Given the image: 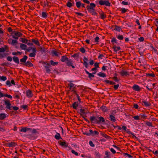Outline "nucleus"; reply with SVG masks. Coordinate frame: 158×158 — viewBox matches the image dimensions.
<instances>
[{
	"label": "nucleus",
	"instance_id": "f257e3e1",
	"mask_svg": "<svg viewBox=\"0 0 158 158\" xmlns=\"http://www.w3.org/2000/svg\"><path fill=\"white\" fill-rule=\"evenodd\" d=\"M60 60L62 62H65L66 65L68 67H71L73 69L75 68L76 64L73 63L75 62L71 59L68 58L66 55L61 56Z\"/></svg>",
	"mask_w": 158,
	"mask_h": 158
},
{
	"label": "nucleus",
	"instance_id": "f03ea898",
	"mask_svg": "<svg viewBox=\"0 0 158 158\" xmlns=\"http://www.w3.org/2000/svg\"><path fill=\"white\" fill-rule=\"evenodd\" d=\"M27 58L28 57L27 56H24L23 58L20 59V64L28 67H33V64L30 61L28 60L26 62Z\"/></svg>",
	"mask_w": 158,
	"mask_h": 158
},
{
	"label": "nucleus",
	"instance_id": "7ed1b4c3",
	"mask_svg": "<svg viewBox=\"0 0 158 158\" xmlns=\"http://www.w3.org/2000/svg\"><path fill=\"white\" fill-rule=\"evenodd\" d=\"M4 103L6 105V110H12V109L15 111H16L19 109L18 107L16 106H11V104L10 103V101L7 99L4 100Z\"/></svg>",
	"mask_w": 158,
	"mask_h": 158
},
{
	"label": "nucleus",
	"instance_id": "20e7f679",
	"mask_svg": "<svg viewBox=\"0 0 158 158\" xmlns=\"http://www.w3.org/2000/svg\"><path fill=\"white\" fill-rule=\"evenodd\" d=\"M41 63L43 65H46L44 66L46 72L48 73H50L51 71L50 68L51 67V65L50 63H47L46 61L45 62L44 61H42Z\"/></svg>",
	"mask_w": 158,
	"mask_h": 158
},
{
	"label": "nucleus",
	"instance_id": "39448f33",
	"mask_svg": "<svg viewBox=\"0 0 158 158\" xmlns=\"http://www.w3.org/2000/svg\"><path fill=\"white\" fill-rule=\"evenodd\" d=\"M80 112L78 110L77 111V112L80 115L82 116V118H84V120L88 123H89L90 121L87 119L86 118H85V117L83 115L84 114H86V113L85 112V110L84 109H80Z\"/></svg>",
	"mask_w": 158,
	"mask_h": 158
},
{
	"label": "nucleus",
	"instance_id": "423d86ee",
	"mask_svg": "<svg viewBox=\"0 0 158 158\" xmlns=\"http://www.w3.org/2000/svg\"><path fill=\"white\" fill-rule=\"evenodd\" d=\"M58 143L60 145L64 148L68 147V149L67 150L72 149V148L71 147L68 146V143L66 142L65 140H64L62 141H60L58 142Z\"/></svg>",
	"mask_w": 158,
	"mask_h": 158
},
{
	"label": "nucleus",
	"instance_id": "0eeeda50",
	"mask_svg": "<svg viewBox=\"0 0 158 158\" xmlns=\"http://www.w3.org/2000/svg\"><path fill=\"white\" fill-rule=\"evenodd\" d=\"M99 4L101 6L105 5L106 6H110L111 4L108 1L105 0H99Z\"/></svg>",
	"mask_w": 158,
	"mask_h": 158
},
{
	"label": "nucleus",
	"instance_id": "6e6552de",
	"mask_svg": "<svg viewBox=\"0 0 158 158\" xmlns=\"http://www.w3.org/2000/svg\"><path fill=\"white\" fill-rule=\"evenodd\" d=\"M98 117V116H95L94 115L91 116L90 117V120L91 122L92 123L97 124Z\"/></svg>",
	"mask_w": 158,
	"mask_h": 158
},
{
	"label": "nucleus",
	"instance_id": "1a4fd4ad",
	"mask_svg": "<svg viewBox=\"0 0 158 158\" xmlns=\"http://www.w3.org/2000/svg\"><path fill=\"white\" fill-rule=\"evenodd\" d=\"M105 120L104 118L102 116L98 117V121L97 122V124H100L102 123H105Z\"/></svg>",
	"mask_w": 158,
	"mask_h": 158
},
{
	"label": "nucleus",
	"instance_id": "9d476101",
	"mask_svg": "<svg viewBox=\"0 0 158 158\" xmlns=\"http://www.w3.org/2000/svg\"><path fill=\"white\" fill-rule=\"evenodd\" d=\"M89 132L90 136L91 135L92 136H94L95 135H98L99 134V132L98 131H93L91 129L89 130Z\"/></svg>",
	"mask_w": 158,
	"mask_h": 158
},
{
	"label": "nucleus",
	"instance_id": "9b49d317",
	"mask_svg": "<svg viewBox=\"0 0 158 158\" xmlns=\"http://www.w3.org/2000/svg\"><path fill=\"white\" fill-rule=\"evenodd\" d=\"M6 146L9 147H14L16 146H17L18 145L16 143L14 142H11L10 143H7L6 144Z\"/></svg>",
	"mask_w": 158,
	"mask_h": 158
},
{
	"label": "nucleus",
	"instance_id": "f8f14e48",
	"mask_svg": "<svg viewBox=\"0 0 158 158\" xmlns=\"http://www.w3.org/2000/svg\"><path fill=\"white\" fill-rule=\"evenodd\" d=\"M32 130V128H28L27 127H22L21 129L20 130V132H23L25 133L27 131H31Z\"/></svg>",
	"mask_w": 158,
	"mask_h": 158
},
{
	"label": "nucleus",
	"instance_id": "ddd939ff",
	"mask_svg": "<svg viewBox=\"0 0 158 158\" xmlns=\"http://www.w3.org/2000/svg\"><path fill=\"white\" fill-rule=\"evenodd\" d=\"M96 6V5L93 3H91L90 5H87L86 6L87 9H89L90 10H93Z\"/></svg>",
	"mask_w": 158,
	"mask_h": 158
},
{
	"label": "nucleus",
	"instance_id": "4468645a",
	"mask_svg": "<svg viewBox=\"0 0 158 158\" xmlns=\"http://www.w3.org/2000/svg\"><path fill=\"white\" fill-rule=\"evenodd\" d=\"M84 71L85 73L88 75V77L89 78L90 80H92V78L94 77L95 76L94 75L89 72L86 69H85Z\"/></svg>",
	"mask_w": 158,
	"mask_h": 158
},
{
	"label": "nucleus",
	"instance_id": "2eb2a0df",
	"mask_svg": "<svg viewBox=\"0 0 158 158\" xmlns=\"http://www.w3.org/2000/svg\"><path fill=\"white\" fill-rule=\"evenodd\" d=\"M88 57H86L85 56L84 57V63L83 64L86 68H87L88 66V63L86 61H88Z\"/></svg>",
	"mask_w": 158,
	"mask_h": 158
},
{
	"label": "nucleus",
	"instance_id": "dca6fc26",
	"mask_svg": "<svg viewBox=\"0 0 158 158\" xmlns=\"http://www.w3.org/2000/svg\"><path fill=\"white\" fill-rule=\"evenodd\" d=\"M132 89L134 90L137 91H139L141 89V88L138 85L135 84L132 86Z\"/></svg>",
	"mask_w": 158,
	"mask_h": 158
},
{
	"label": "nucleus",
	"instance_id": "f3484780",
	"mask_svg": "<svg viewBox=\"0 0 158 158\" xmlns=\"http://www.w3.org/2000/svg\"><path fill=\"white\" fill-rule=\"evenodd\" d=\"M26 95L28 98H31L32 97L33 94L32 92L30 90H28L26 92Z\"/></svg>",
	"mask_w": 158,
	"mask_h": 158
},
{
	"label": "nucleus",
	"instance_id": "a211bd4d",
	"mask_svg": "<svg viewBox=\"0 0 158 158\" xmlns=\"http://www.w3.org/2000/svg\"><path fill=\"white\" fill-rule=\"evenodd\" d=\"M27 136L28 138L30 139L31 140L35 139L37 137V136L33 134L28 135H27Z\"/></svg>",
	"mask_w": 158,
	"mask_h": 158
},
{
	"label": "nucleus",
	"instance_id": "6ab92c4d",
	"mask_svg": "<svg viewBox=\"0 0 158 158\" xmlns=\"http://www.w3.org/2000/svg\"><path fill=\"white\" fill-rule=\"evenodd\" d=\"M87 10L90 13L92 14V15H98V13L95 11V9H94V10H90L89 9H87Z\"/></svg>",
	"mask_w": 158,
	"mask_h": 158
},
{
	"label": "nucleus",
	"instance_id": "aec40b11",
	"mask_svg": "<svg viewBox=\"0 0 158 158\" xmlns=\"http://www.w3.org/2000/svg\"><path fill=\"white\" fill-rule=\"evenodd\" d=\"M8 115L4 113H1L0 114V120H3L6 117H8Z\"/></svg>",
	"mask_w": 158,
	"mask_h": 158
},
{
	"label": "nucleus",
	"instance_id": "412c9836",
	"mask_svg": "<svg viewBox=\"0 0 158 158\" xmlns=\"http://www.w3.org/2000/svg\"><path fill=\"white\" fill-rule=\"evenodd\" d=\"M79 103L78 102H74L72 104V106L74 109L77 110V107L78 106ZM72 107V106H71Z\"/></svg>",
	"mask_w": 158,
	"mask_h": 158
},
{
	"label": "nucleus",
	"instance_id": "4be33fe9",
	"mask_svg": "<svg viewBox=\"0 0 158 158\" xmlns=\"http://www.w3.org/2000/svg\"><path fill=\"white\" fill-rule=\"evenodd\" d=\"M99 13L100 15L101 19H104L106 18V15L104 13L103 11H101L100 12H99Z\"/></svg>",
	"mask_w": 158,
	"mask_h": 158
},
{
	"label": "nucleus",
	"instance_id": "5701e85b",
	"mask_svg": "<svg viewBox=\"0 0 158 158\" xmlns=\"http://www.w3.org/2000/svg\"><path fill=\"white\" fill-rule=\"evenodd\" d=\"M29 42H31V41L34 44H35L37 45V46H40V43L39 42V41L37 40H35L34 39H31V40H29Z\"/></svg>",
	"mask_w": 158,
	"mask_h": 158
},
{
	"label": "nucleus",
	"instance_id": "b1692460",
	"mask_svg": "<svg viewBox=\"0 0 158 158\" xmlns=\"http://www.w3.org/2000/svg\"><path fill=\"white\" fill-rule=\"evenodd\" d=\"M120 73L121 75L122 76H127L129 75V74L128 72L123 70H122L120 72Z\"/></svg>",
	"mask_w": 158,
	"mask_h": 158
},
{
	"label": "nucleus",
	"instance_id": "393cba45",
	"mask_svg": "<svg viewBox=\"0 0 158 158\" xmlns=\"http://www.w3.org/2000/svg\"><path fill=\"white\" fill-rule=\"evenodd\" d=\"M13 61L17 64H19V59L18 57L14 56L12 58Z\"/></svg>",
	"mask_w": 158,
	"mask_h": 158
},
{
	"label": "nucleus",
	"instance_id": "a878e982",
	"mask_svg": "<svg viewBox=\"0 0 158 158\" xmlns=\"http://www.w3.org/2000/svg\"><path fill=\"white\" fill-rule=\"evenodd\" d=\"M12 34H14L16 36L18 37H21L23 35V34L21 32H18V31H13L12 32Z\"/></svg>",
	"mask_w": 158,
	"mask_h": 158
},
{
	"label": "nucleus",
	"instance_id": "bb28decb",
	"mask_svg": "<svg viewBox=\"0 0 158 158\" xmlns=\"http://www.w3.org/2000/svg\"><path fill=\"white\" fill-rule=\"evenodd\" d=\"M104 82H106L107 84H109L110 85H114L115 84V83L112 81H109L108 80H105L103 81Z\"/></svg>",
	"mask_w": 158,
	"mask_h": 158
},
{
	"label": "nucleus",
	"instance_id": "cd10ccee",
	"mask_svg": "<svg viewBox=\"0 0 158 158\" xmlns=\"http://www.w3.org/2000/svg\"><path fill=\"white\" fill-rule=\"evenodd\" d=\"M113 49L114 51L116 52L121 49V47L120 46H116L115 45H114L113 47Z\"/></svg>",
	"mask_w": 158,
	"mask_h": 158
},
{
	"label": "nucleus",
	"instance_id": "c85d7f7f",
	"mask_svg": "<svg viewBox=\"0 0 158 158\" xmlns=\"http://www.w3.org/2000/svg\"><path fill=\"white\" fill-rule=\"evenodd\" d=\"M54 137L57 140H59L60 139H62L60 134L58 132H56V134L55 135Z\"/></svg>",
	"mask_w": 158,
	"mask_h": 158
},
{
	"label": "nucleus",
	"instance_id": "c756f323",
	"mask_svg": "<svg viewBox=\"0 0 158 158\" xmlns=\"http://www.w3.org/2000/svg\"><path fill=\"white\" fill-rule=\"evenodd\" d=\"M100 109L103 112H106L108 111L107 107L105 106H102L100 107Z\"/></svg>",
	"mask_w": 158,
	"mask_h": 158
},
{
	"label": "nucleus",
	"instance_id": "7c9ffc66",
	"mask_svg": "<svg viewBox=\"0 0 158 158\" xmlns=\"http://www.w3.org/2000/svg\"><path fill=\"white\" fill-rule=\"evenodd\" d=\"M139 116L141 117L140 118L141 120H142L143 119H146L147 118V116L144 113L140 114Z\"/></svg>",
	"mask_w": 158,
	"mask_h": 158
},
{
	"label": "nucleus",
	"instance_id": "2f4dec72",
	"mask_svg": "<svg viewBox=\"0 0 158 158\" xmlns=\"http://www.w3.org/2000/svg\"><path fill=\"white\" fill-rule=\"evenodd\" d=\"M80 53L79 52L75 53L73 55H71V57H73V58H76V59H78L79 57V55Z\"/></svg>",
	"mask_w": 158,
	"mask_h": 158
},
{
	"label": "nucleus",
	"instance_id": "473e14b6",
	"mask_svg": "<svg viewBox=\"0 0 158 158\" xmlns=\"http://www.w3.org/2000/svg\"><path fill=\"white\" fill-rule=\"evenodd\" d=\"M20 47L22 50H25L26 49L27 46L24 44L20 43Z\"/></svg>",
	"mask_w": 158,
	"mask_h": 158
},
{
	"label": "nucleus",
	"instance_id": "72a5a7b5",
	"mask_svg": "<svg viewBox=\"0 0 158 158\" xmlns=\"http://www.w3.org/2000/svg\"><path fill=\"white\" fill-rule=\"evenodd\" d=\"M142 103L144 104L145 106L148 107L151 106V104L149 102H146L144 101H142Z\"/></svg>",
	"mask_w": 158,
	"mask_h": 158
},
{
	"label": "nucleus",
	"instance_id": "f704fd0d",
	"mask_svg": "<svg viewBox=\"0 0 158 158\" xmlns=\"http://www.w3.org/2000/svg\"><path fill=\"white\" fill-rule=\"evenodd\" d=\"M114 26H115V28L114 29V30H115L119 32L121 30V28L120 27H119L116 25H115V26H112V27Z\"/></svg>",
	"mask_w": 158,
	"mask_h": 158
},
{
	"label": "nucleus",
	"instance_id": "c9c22d12",
	"mask_svg": "<svg viewBox=\"0 0 158 158\" xmlns=\"http://www.w3.org/2000/svg\"><path fill=\"white\" fill-rule=\"evenodd\" d=\"M57 52H56V51L52 50V51L51 52V53L52 54V56H59V55L58 54H57Z\"/></svg>",
	"mask_w": 158,
	"mask_h": 158
},
{
	"label": "nucleus",
	"instance_id": "e433bc0d",
	"mask_svg": "<svg viewBox=\"0 0 158 158\" xmlns=\"http://www.w3.org/2000/svg\"><path fill=\"white\" fill-rule=\"evenodd\" d=\"M19 40L20 41L25 44L27 43V41H29L27 39L23 38H20Z\"/></svg>",
	"mask_w": 158,
	"mask_h": 158
},
{
	"label": "nucleus",
	"instance_id": "4c0bfd02",
	"mask_svg": "<svg viewBox=\"0 0 158 158\" xmlns=\"http://www.w3.org/2000/svg\"><path fill=\"white\" fill-rule=\"evenodd\" d=\"M97 75L100 77H106V74L104 73L101 72H99L97 74Z\"/></svg>",
	"mask_w": 158,
	"mask_h": 158
},
{
	"label": "nucleus",
	"instance_id": "58836bf2",
	"mask_svg": "<svg viewBox=\"0 0 158 158\" xmlns=\"http://www.w3.org/2000/svg\"><path fill=\"white\" fill-rule=\"evenodd\" d=\"M106 122H107L104 123V124L107 125L108 128L111 129V126L110 125L111 124L110 122L108 120H106Z\"/></svg>",
	"mask_w": 158,
	"mask_h": 158
},
{
	"label": "nucleus",
	"instance_id": "ea45409f",
	"mask_svg": "<svg viewBox=\"0 0 158 158\" xmlns=\"http://www.w3.org/2000/svg\"><path fill=\"white\" fill-rule=\"evenodd\" d=\"M110 120L112 122H114L116 121V118L114 116L112 115H110L109 116Z\"/></svg>",
	"mask_w": 158,
	"mask_h": 158
},
{
	"label": "nucleus",
	"instance_id": "a19ab883",
	"mask_svg": "<svg viewBox=\"0 0 158 158\" xmlns=\"http://www.w3.org/2000/svg\"><path fill=\"white\" fill-rule=\"evenodd\" d=\"M20 108L23 109L24 110H27L28 109V107L27 105H23L21 106Z\"/></svg>",
	"mask_w": 158,
	"mask_h": 158
},
{
	"label": "nucleus",
	"instance_id": "79ce46f5",
	"mask_svg": "<svg viewBox=\"0 0 158 158\" xmlns=\"http://www.w3.org/2000/svg\"><path fill=\"white\" fill-rule=\"evenodd\" d=\"M111 153L110 152L105 151V154L106 156L104 157V158H110L109 157Z\"/></svg>",
	"mask_w": 158,
	"mask_h": 158
},
{
	"label": "nucleus",
	"instance_id": "37998d69",
	"mask_svg": "<svg viewBox=\"0 0 158 158\" xmlns=\"http://www.w3.org/2000/svg\"><path fill=\"white\" fill-rule=\"evenodd\" d=\"M81 5V2L80 1L77 2H76V6L78 9H79L80 8Z\"/></svg>",
	"mask_w": 158,
	"mask_h": 158
},
{
	"label": "nucleus",
	"instance_id": "c03bdc74",
	"mask_svg": "<svg viewBox=\"0 0 158 158\" xmlns=\"http://www.w3.org/2000/svg\"><path fill=\"white\" fill-rule=\"evenodd\" d=\"M31 131L32 134L35 135L37 134H38L39 133V132L37 131L36 129L34 128L32 129V130Z\"/></svg>",
	"mask_w": 158,
	"mask_h": 158
},
{
	"label": "nucleus",
	"instance_id": "a18cd8bd",
	"mask_svg": "<svg viewBox=\"0 0 158 158\" xmlns=\"http://www.w3.org/2000/svg\"><path fill=\"white\" fill-rule=\"evenodd\" d=\"M48 14L47 13L43 12H42V17L45 19L47 18L48 17Z\"/></svg>",
	"mask_w": 158,
	"mask_h": 158
},
{
	"label": "nucleus",
	"instance_id": "49530a36",
	"mask_svg": "<svg viewBox=\"0 0 158 158\" xmlns=\"http://www.w3.org/2000/svg\"><path fill=\"white\" fill-rule=\"evenodd\" d=\"M50 65L53 66H55V65H57L58 64V62H54L53 60H51L50 61Z\"/></svg>",
	"mask_w": 158,
	"mask_h": 158
},
{
	"label": "nucleus",
	"instance_id": "de8ad7c7",
	"mask_svg": "<svg viewBox=\"0 0 158 158\" xmlns=\"http://www.w3.org/2000/svg\"><path fill=\"white\" fill-rule=\"evenodd\" d=\"M111 42L112 43L113 45H114V43L117 44H118V42L117 41V40L115 37H113L112 39Z\"/></svg>",
	"mask_w": 158,
	"mask_h": 158
},
{
	"label": "nucleus",
	"instance_id": "09e8293b",
	"mask_svg": "<svg viewBox=\"0 0 158 158\" xmlns=\"http://www.w3.org/2000/svg\"><path fill=\"white\" fill-rule=\"evenodd\" d=\"M73 4L71 2H68L66 5V6L69 8H71L72 6H73Z\"/></svg>",
	"mask_w": 158,
	"mask_h": 158
},
{
	"label": "nucleus",
	"instance_id": "8fccbe9b",
	"mask_svg": "<svg viewBox=\"0 0 158 158\" xmlns=\"http://www.w3.org/2000/svg\"><path fill=\"white\" fill-rule=\"evenodd\" d=\"M117 38L119 40H123V36L122 35H120V34L116 36Z\"/></svg>",
	"mask_w": 158,
	"mask_h": 158
},
{
	"label": "nucleus",
	"instance_id": "3c124183",
	"mask_svg": "<svg viewBox=\"0 0 158 158\" xmlns=\"http://www.w3.org/2000/svg\"><path fill=\"white\" fill-rule=\"evenodd\" d=\"M22 52L18 51L17 52H12V54L13 55L15 56L17 55L18 54H19V55H21L22 54Z\"/></svg>",
	"mask_w": 158,
	"mask_h": 158
},
{
	"label": "nucleus",
	"instance_id": "603ef678",
	"mask_svg": "<svg viewBox=\"0 0 158 158\" xmlns=\"http://www.w3.org/2000/svg\"><path fill=\"white\" fill-rule=\"evenodd\" d=\"M121 129H122L125 131H126L127 129V127L125 126H123L122 127H121L119 126H118V129L119 130H121Z\"/></svg>",
	"mask_w": 158,
	"mask_h": 158
},
{
	"label": "nucleus",
	"instance_id": "864d4df0",
	"mask_svg": "<svg viewBox=\"0 0 158 158\" xmlns=\"http://www.w3.org/2000/svg\"><path fill=\"white\" fill-rule=\"evenodd\" d=\"M145 124L149 127H154L151 122H150L148 121H147L146 122Z\"/></svg>",
	"mask_w": 158,
	"mask_h": 158
},
{
	"label": "nucleus",
	"instance_id": "5fc2aeb1",
	"mask_svg": "<svg viewBox=\"0 0 158 158\" xmlns=\"http://www.w3.org/2000/svg\"><path fill=\"white\" fill-rule=\"evenodd\" d=\"M101 135L103 137H104L106 139H109L110 138V136H109L108 135H107L105 133H101Z\"/></svg>",
	"mask_w": 158,
	"mask_h": 158
},
{
	"label": "nucleus",
	"instance_id": "6e6d98bb",
	"mask_svg": "<svg viewBox=\"0 0 158 158\" xmlns=\"http://www.w3.org/2000/svg\"><path fill=\"white\" fill-rule=\"evenodd\" d=\"M40 49V51L42 52H46V50H45V48L44 47L42 48L41 47H40L39 48Z\"/></svg>",
	"mask_w": 158,
	"mask_h": 158
},
{
	"label": "nucleus",
	"instance_id": "4d7b16f0",
	"mask_svg": "<svg viewBox=\"0 0 158 158\" xmlns=\"http://www.w3.org/2000/svg\"><path fill=\"white\" fill-rule=\"evenodd\" d=\"M146 76L147 77L149 76L152 77H155V75L154 73H147L146 74Z\"/></svg>",
	"mask_w": 158,
	"mask_h": 158
},
{
	"label": "nucleus",
	"instance_id": "13d9d810",
	"mask_svg": "<svg viewBox=\"0 0 158 158\" xmlns=\"http://www.w3.org/2000/svg\"><path fill=\"white\" fill-rule=\"evenodd\" d=\"M79 51L82 53H85L86 51L85 48L83 47L80 48Z\"/></svg>",
	"mask_w": 158,
	"mask_h": 158
},
{
	"label": "nucleus",
	"instance_id": "bf43d9fd",
	"mask_svg": "<svg viewBox=\"0 0 158 158\" xmlns=\"http://www.w3.org/2000/svg\"><path fill=\"white\" fill-rule=\"evenodd\" d=\"M128 10L127 9H126L125 8H122L121 9V13L122 14L125 13Z\"/></svg>",
	"mask_w": 158,
	"mask_h": 158
},
{
	"label": "nucleus",
	"instance_id": "052dcab7",
	"mask_svg": "<svg viewBox=\"0 0 158 158\" xmlns=\"http://www.w3.org/2000/svg\"><path fill=\"white\" fill-rule=\"evenodd\" d=\"M95 153L96 157H97V158H100L101 155L98 152H96Z\"/></svg>",
	"mask_w": 158,
	"mask_h": 158
},
{
	"label": "nucleus",
	"instance_id": "680f3d73",
	"mask_svg": "<svg viewBox=\"0 0 158 158\" xmlns=\"http://www.w3.org/2000/svg\"><path fill=\"white\" fill-rule=\"evenodd\" d=\"M18 43V41L15 40H12V41L11 44L12 45H14L15 44H17Z\"/></svg>",
	"mask_w": 158,
	"mask_h": 158
},
{
	"label": "nucleus",
	"instance_id": "e2e57ef3",
	"mask_svg": "<svg viewBox=\"0 0 158 158\" xmlns=\"http://www.w3.org/2000/svg\"><path fill=\"white\" fill-rule=\"evenodd\" d=\"M6 79L7 78L6 77L4 76H2V77H1L0 76V79H1V80L3 81H5L6 80Z\"/></svg>",
	"mask_w": 158,
	"mask_h": 158
},
{
	"label": "nucleus",
	"instance_id": "0e129e2a",
	"mask_svg": "<svg viewBox=\"0 0 158 158\" xmlns=\"http://www.w3.org/2000/svg\"><path fill=\"white\" fill-rule=\"evenodd\" d=\"M13 97L14 98H16L18 99H19L20 98V96L18 95H17V94L16 93H15L14 94Z\"/></svg>",
	"mask_w": 158,
	"mask_h": 158
},
{
	"label": "nucleus",
	"instance_id": "69168bd1",
	"mask_svg": "<svg viewBox=\"0 0 158 158\" xmlns=\"http://www.w3.org/2000/svg\"><path fill=\"white\" fill-rule=\"evenodd\" d=\"M112 79L116 82H118L119 81V80L118 79L117 77H112Z\"/></svg>",
	"mask_w": 158,
	"mask_h": 158
},
{
	"label": "nucleus",
	"instance_id": "338daca9",
	"mask_svg": "<svg viewBox=\"0 0 158 158\" xmlns=\"http://www.w3.org/2000/svg\"><path fill=\"white\" fill-rule=\"evenodd\" d=\"M139 116H138V115H136V116H134L133 117V118L135 119V120H139L140 119V118H139Z\"/></svg>",
	"mask_w": 158,
	"mask_h": 158
},
{
	"label": "nucleus",
	"instance_id": "774afa93",
	"mask_svg": "<svg viewBox=\"0 0 158 158\" xmlns=\"http://www.w3.org/2000/svg\"><path fill=\"white\" fill-rule=\"evenodd\" d=\"M35 55H36V54L34 53H33V52L31 53L30 54H29V56L31 57H35Z\"/></svg>",
	"mask_w": 158,
	"mask_h": 158
}]
</instances>
